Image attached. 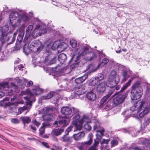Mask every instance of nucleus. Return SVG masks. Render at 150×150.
Wrapping results in <instances>:
<instances>
[{
  "label": "nucleus",
  "mask_w": 150,
  "mask_h": 150,
  "mask_svg": "<svg viewBox=\"0 0 150 150\" xmlns=\"http://www.w3.org/2000/svg\"><path fill=\"white\" fill-rule=\"evenodd\" d=\"M8 82H3L0 83V90L3 89L8 95L11 96L12 95L13 92L17 88V87L13 83H11L10 87L8 86Z\"/></svg>",
  "instance_id": "9"
},
{
  "label": "nucleus",
  "mask_w": 150,
  "mask_h": 150,
  "mask_svg": "<svg viewBox=\"0 0 150 150\" xmlns=\"http://www.w3.org/2000/svg\"><path fill=\"white\" fill-rule=\"evenodd\" d=\"M25 32L27 37L31 36L36 38L47 32L46 26L44 24H37L34 28L33 25H29L26 28Z\"/></svg>",
  "instance_id": "3"
},
{
  "label": "nucleus",
  "mask_w": 150,
  "mask_h": 150,
  "mask_svg": "<svg viewBox=\"0 0 150 150\" xmlns=\"http://www.w3.org/2000/svg\"><path fill=\"white\" fill-rule=\"evenodd\" d=\"M31 51L34 52H40L42 49L41 42L39 40H35L30 45Z\"/></svg>",
  "instance_id": "10"
},
{
  "label": "nucleus",
  "mask_w": 150,
  "mask_h": 150,
  "mask_svg": "<svg viewBox=\"0 0 150 150\" xmlns=\"http://www.w3.org/2000/svg\"><path fill=\"white\" fill-rule=\"evenodd\" d=\"M126 97V94L118 95L113 99V102L116 105L121 104L124 101Z\"/></svg>",
  "instance_id": "13"
},
{
  "label": "nucleus",
  "mask_w": 150,
  "mask_h": 150,
  "mask_svg": "<svg viewBox=\"0 0 150 150\" xmlns=\"http://www.w3.org/2000/svg\"><path fill=\"white\" fill-rule=\"evenodd\" d=\"M67 58L66 56L64 53H61L58 56V60L61 63L63 64L64 62Z\"/></svg>",
  "instance_id": "28"
},
{
  "label": "nucleus",
  "mask_w": 150,
  "mask_h": 150,
  "mask_svg": "<svg viewBox=\"0 0 150 150\" xmlns=\"http://www.w3.org/2000/svg\"><path fill=\"white\" fill-rule=\"evenodd\" d=\"M33 84V82L31 81H29L27 83V86H32Z\"/></svg>",
  "instance_id": "56"
},
{
  "label": "nucleus",
  "mask_w": 150,
  "mask_h": 150,
  "mask_svg": "<svg viewBox=\"0 0 150 150\" xmlns=\"http://www.w3.org/2000/svg\"><path fill=\"white\" fill-rule=\"evenodd\" d=\"M107 84L105 82H103L99 84L96 88V91L99 93L103 92L105 90Z\"/></svg>",
  "instance_id": "18"
},
{
  "label": "nucleus",
  "mask_w": 150,
  "mask_h": 150,
  "mask_svg": "<svg viewBox=\"0 0 150 150\" xmlns=\"http://www.w3.org/2000/svg\"><path fill=\"white\" fill-rule=\"evenodd\" d=\"M21 119L24 124H28L31 122V119L29 117H23Z\"/></svg>",
  "instance_id": "32"
},
{
  "label": "nucleus",
  "mask_w": 150,
  "mask_h": 150,
  "mask_svg": "<svg viewBox=\"0 0 150 150\" xmlns=\"http://www.w3.org/2000/svg\"><path fill=\"white\" fill-rule=\"evenodd\" d=\"M99 68L98 67V66L96 67L94 65L90 64L86 70L88 71L90 73H91L96 71Z\"/></svg>",
  "instance_id": "27"
},
{
  "label": "nucleus",
  "mask_w": 150,
  "mask_h": 150,
  "mask_svg": "<svg viewBox=\"0 0 150 150\" xmlns=\"http://www.w3.org/2000/svg\"><path fill=\"white\" fill-rule=\"evenodd\" d=\"M10 22L13 28L19 27L21 22H27L29 18L27 14L22 10L12 11L9 16Z\"/></svg>",
  "instance_id": "2"
},
{
  "label": "nucleus",
  "mask_w": 150,
  "mask_h": 150,
  "mask_svg": "<svg viewBox=\"0 0 150 150\" xmlns=\"http://www.w3.org/2000/svg\"><path fill=\"white\" fill-rule=\"evenodd\" d=\"M34 21L36 22L35 23H36L37 22L38 23V24H42V23H40V21L39 20V19L38 18H35L34 19Z\"/></svg>",
  "instance_id": "60"
},
{
  "label": "nucleus",
  "mask_w": 150,
  "mask_h": 150,
  "mask_svg": "<svg viewBox=\"0 0 150 150\" xmlns=\"http://www.w3.org/2000/svg\"><path fill=\"white\" fill-rule=\"evenodd\" d=\"M50 110V109L49 108L45 107L43 108L40 111V113H41L44 114L45 115L48 113Z\"/></svg>",
  "instance_id": "42"
},
{
  "label": "nucleus",
  "mask_w": 150,
  "mask_h": 150,
  "mask_svg": "<svg viewBox=\"0 0 150 150\" xmlns=\"http://www.w3.org/2000/svg\"><path fill=\"white\" fill-rule=\"evenodd\" d=\"M94 123L93 129L97 132L96 134V138L95 140L94 144L97 145L100 142L102 137L103 135L104 130L103 127L100 126V123L98 120H95Z\"/></svg>",
  "instance_id": "7"
},
{
  "label": "nucleus",
  "mask_w": 150,
  "mask_h": 150,
  "mask_svg": "<svg viewBox=\"0 0 150 150\" xmlns=\"http://www.w3.org/2000/svg\"><path fill=\"white\" fill-rule=\"evenodd\" d=\"M133 80V78L130 79L128 81L123 85V86L121 88L120 91L122 92L126 89L128 86H130L131 83Z\"/></svg>",
  "instance_id": "30"
},
{
  "label": "nucleus",
  "mask_w": 150,
  "mask_h": 150,
  "mask_svg": "<svg viewBox=\"0 0 150 150\" xmlns=\"http://www.w3.org/2000/svg\"><path fill=\"white\" fill-rule=\"evenodd\" d=\"M16 98L15 96L13 98H11V105H14L16 107L18 106V105L20 104H23L24 102L23 101H21L15 102H12Z\"/></svg>",
  "instance_id": "29"
},
{
  "label": "nucleus",
  "mask_w": 150,
  "mask_h": 150,
  "mask_svg": "<svg viewBox=\"0 0 150 150\" xmlns=\"http://www.w3.org/2000/svg\"><path fill=\"white\" fill-rule=\"evenodd\" d=\"M4 95V93L0 92V98L3 97Z\"/></svg>",
  "instance_id": "64"
},
{
  "label": "nucleus",
  "mask_w": 150,
  "mask_h": 150,
  "mask_svg": "<svg viewBox=\"0 0 150 150\" xmlns=\"http://www.w3.org/2000/svg\"><path fill=\"white\" fill-rule=\"evenodd\" d=\"M33 122L34 124L35 125L38 127L39 125H40V123L38 122L35 120L34 119L33 120Z\"/></svg>",
  "instance_id": "54"
},
{
  "label": "nucleus",
  "mask_w": 150,
  "mask_h": 150,
  "mask_svg": "<svg viewBox=\"0 0 150 150\" xmlns=\"http://www.w3.org/2000/svg\"><path fill=\"white\" fill-rule=\"evenodd\" d=\"M23 52L26 55H28L30 52L31 50L30 49V48H26L25 46H24L23 48Z\"/></svg>",
  "instance_id": "47"
},
{
  "label": "nucleus",
  "mask_w": 150,
  "mask_h": 150,
  "mask_svg": "<svg viewBox=\"0 0 150 150\" xmlns=\"http://www.w3.org/2000/svg\"><path fill=\"white\" fill-rule=\"evenodd\" d=\"M143 93V91H138L131 90V102L132 103H136L134 101L139 99L142 96Z\"/></svg>",
  "instance_id": "12"
},
{
  "label": "nucleus",
  "mask_w": 150,
  "mask_h": 150,
  "mask_svg": "<svg viewBox=\"0 0 150 150\" xmlns=\"http://www.w3.org/2000/svg\"><path fill=\"white\" fill-rule=\"evenodd\" d=\"M60 43V40H57L54 41L52 44L48 45L46 47V50L48 53H51L52 50H55L59 49V45Z\"/></svg>",
  "instance_id": "11"
},
{
  "label": "nucleus",
  "mask_w": 150,
  "mask_h": 150,
  "mask_svg": "<svg viewBox=\"0 0 150 150\" xmlns=\"http://www.w3.org/2000/svg\"><path fill=\"white\" fill-rule=\"evenodd\" d=\"M73 112L74 113L77 114H78L77 113L79 112V110L78 109L73 108Z\"/></svg>",
  "instance_id": "58"
},
{
  "label": "nucleus",
  "mask_w": 150,
  "mask_h": 150,
  "mask_svg": "<svg viewBox=\"0 0 150 150\" xmlns=\"http://www.w3.org/2000/svg\"><path fill=\"white\" fill-rule=\"evenodd\" d=\"M18 68L19 69V70L21 71H22L24 68V67L22 65H20L18 66Z\"/></svg>",
  "instance_id": "57"
},
{
  "label": "nucleus",
  "mask_w": 150,
  "mask_h": 150,
  "mask_svg": "<svg viewBox=\"0 0 150 150\" xmlns=\"http://www.w3.org/2000/svg\"><path fill=\"white\" fill-rule=\"evenodd\" d=\"M70 44L73 48H75L77 46V43L76 41L73 39H71L70 41Z\"/></svg>",
  "instance_id": "38"
},
{
  "label": "nucleus",
  "mask_w": 150,
  "mask_h": 150,
  "mask_svg": "<svg viewBox=\"0 0 150 150\" xmlns=\"http://www.w3.org/2000/svg\"><path fill=\"white\" fill-rule=\"evenodd\" d=\"M144 104V101L138 100L130 108V110L132 112H134L136 110H137V115H134V114L132 115H133V117L136 118H141L148 113L150 109L148 107L146 106Z\"/></svg>",
  "instance_id": "5"
},
{
  "label": "nucleus",
  "mask_w": 150,
  "mask_h": 150,
  "mask_svg": "<svg viewBox=\"0 0 150 150\" xmlns=\"http://www.w3.org/2000/svg\"><path fill=\"white\" fill-rule=\"evenodd\" d=\"M24 34V32H21L18 35L17 39V42H18L19 43H21L22 42L23 39V35Z\"/></svg>",
  "instance_id": "39"
},
{
  "label": "nucleus",
  "mask_w": 150,
  "mask_h": 150,
  "mask_svg": "<svg viewBox=\"0 0 150 150\" xmlns=\"http://www.w3.org/2000/svg\"><path fill=\"white\" fill-rule=\"evenodd\" d=\"M109 61L108 59L106 58H105L103 59L101 62L98 65V67H101L105 65Z\"/></svg>",
  "instance_id": "34"
},
{
  "label": "nucleus",
  "mask_w": 150,
  "mask_h": 150,
  "mask_svg": "<svg viewBox=\"0 0 150 150\" xmlns=\"http://www.w3.org/2000/svg\"><path fill=\"white\" fill-rule=\"evenodd\" d=\"M43 93V89L40 88L38 86H33L31 90L28 89L26 91H23V93L27 95L26 96H24L23 98L25 100V102L27 105L18 108L17 115L21 114L25 110H27L25 113L28 112L31 106V104L35 101V97L42 94Z\"/></svg>",
  "instance_id": "1"
},
{
  "label": "nucleus",
  "mask_w": 150,
  "mask_h": 150,
  "mask_svg": "<svg viewBox=\"0 0 150 150\" xmlns=\"http://www.w3.org/2000/svg\"><path fill=\"white\" fill-rule=\"evenodd\" d=\"M72 110L69 106H64L61 109V113L65 115H69L71 113Z\"/></svg>",
  "instance_id": "19"
},
{
  "label": "nucleus",
  "mask_w": 150,
  "mask_h": 150,
  "mask_svg": "<svg viewBox=\"0 0 150 150\" xmlns=\"http://www.w3.org/2000/svg\"><path fill=\"white\" fill-rule=\"evenodd\" d=\"M42 144L44 146H46L47 147H49L48 144L45 142H43L42 143Z\"/></svg>",
  "instance_id": "63"
},
{
  "label": "nucleus",
  "mask_w": 150,
  "mask_h": 150,
  "mask_svg": "<svg viewBox=\"0 0 150 150\" xmlns=\"http://www.w3.org/2000/svg\"><path fill=\"white\" fill-rule=\"evenodd\" d=\"M9 30V28L7 26H4L2 28L0 27V39L2 40L4 35V34Z\"/></svg>",
  "instance_id": "22"
},
{
  "label": "nucleus",
  "mask_w": 150,
  "mask_h": 150,
  "mask_svg": "<svg viewBox=\"0 0 150 150\" xmlns=\"http://www.w3.org/2000/svg\"><path fill=\"white\" fill-rule=\"evenodd\" d=\"M112 93H113V91L112 90H111L109 91L108 93V94L106 95V96H108V97L109 98V97L112 94Z\"/></svg>",
  "instance_id": "61"
},
{
  "label": "nucleus",
  "mask_w": 150,
  "mask_h": 150,
  "mask_svg": "<svg viewBox=\"0 0 150 150\" xmlns=\"http://www.w3.org/2000/svg\"><path fill=\"white\" fill-rule=\"evenodd\" d=\"M119 77L117 75L116 71L114 70L112 71L109 76L108 80L109 83L112 85V86H110V87L113 88L115 87L116 90H119L120 88V86L119 85L116 86L120 80Z\"/></svg>",
  "instance_id": "8"
},
{
  "label": "nucleus",
  "mask_w": 150,
  "mask_h": 150,
  "mask_svg": "<svg viewBox=\"0 0 150 150\" xmlns=\"http://www.w3.org/2000/svg\"><path fill=\"white\" fill-rule=\"evenodd\" d=\"M85 91V87L83 86L75 88L74 89V97H77L76 95L79 96L84 94Z\"/></svg>",
  "instance_id": "15"
},
{
  "label": "nucleus",
  "mask_w": 150,
  "mask_h": 150,
  "mask_svg": "<svg viewBox=\"0 0 150 150\" xmlns=\"http://www.w3.org/2000/svg\"><path fill=\"white\" fill-rule=\"evenodd\" d=\"M95 78L100 82L101 81L104 79V76L103 74H99Z\"/></svg>",
  "instance_id": "43"
},
{
  "label": "nucleus",
  "mask_w": 150,
  "mask_h": 150,
  "mask_svg": "<svg viewBox=\"0 0 150 150\" xmlns=\"http://www.w3.org/2000/svg\"><path fill=\"white\" fill-rule=\"evenodd\" d=\"M64 131L63 129H54L52 131L51 134L52 135L58 136L61 134Z\"/></svg>",
  "instance_id": "24"
},
{
  "label": "nucleus",
  "mask_w": 150,
  "mask_h": 150,
  "mask_svg": "<svg viewBox=\"0 0 150 150\" xmlns=\"http://www.w3.org/2000/svg\"><path fill=\"white\" fill-rule=\"evenodd\" d=\"M45 126L44 125V124L43 123V125L39 129L40 135V136L43 137L42 134L45 133Z\"/></svg>",
  "instance_id": "41"
},
{
  "label": "nucleus",
  "mask_w": 150,
  "mask_h": 150,
  "mask_svg": "<svg viewBox=\"0 0 150 150\" xmlns=\"http://www.w3.org/2000/svg\"><path fill=\"white\" fill-rule=\"evenodd\" d=\"M53 56V55H49L45 58V63L46 64L51 65L55 62L56 58Z\"/></svg>",
  "instance_id": "17"
},
{
  "label": "nucleus",
  "mask_w": 150,
  "mask_h": 150,
  "mask_svg": "<svg viewBox=\"0 0 150 150\" xmlns=\"http://www.w3.org/2000/svg\"><path fill=\"white\" fill-rule=\"evenodd\" d=\"M8 7L6 6H4L3 7L4 11L5 12H8Z\"/></svg>",
  "instance_id": "62"
},
{
  "label": "nucleus",
  "mask_w": 150,
  "mask_h": 150,
  "mask_svg": "<svg viewBox=\"0 0 150 150\" xmlns=\"http://www.w3.org/2000/svg\"><path fill=\"white\" fill-rule=\"evenodd\" d=\"M140 83L139 81L135 82L132 86V90L143 91V89L140 86Z\"/></svg>",
  "instance_id": "21"
},
{
  "label": "nucleus",
  "mask_w": 150,
  "mask_h": 150,
  "mask_svg": "<svg viewBox=\"0 0 150 150\" xmlns=\"http://www.w3.org/2000/svg\"><path fill=\"white\" fill-rule=\"evenodd\" d=\"M122 75L123 76L122 81L124 82L127 80L128 78L129 77V76L127 75V71L125 70H124L123 71Z\"/></svg>",
  "instance_id": "40"
},
{
  "label": "nucleus",
  "mask_w": 150,
  "mask_h": 150,
  "mask_svg": "<svg viewBox=\"0 0 150 150\" xmlns=\"http://www.w3.org/2000/svg\"><path fill=\"white\" fill-rule=\"evenodd\" d=\"M108 96H105L101 100L100 104L101 105H103L107 100L108 98Z\"/></svg>",
  "instance_id": "46"
},
{
  "label": "nucleus",
  "mask_w": 150,
  "mask_h": 150,
  "mask_svg": "<svg viewBox=\"0 0 150 150\" xmlns=\"http://www.w3.org/2000/svg\"><path fill=\"white\" fill-rule=\"evenodd\" d=\"M11 121L12 122L14 123H18L19 122L18 120L17 119H13Z\"/></svg>",
  "instance_id": "55"
},
{
  "label": "nucleus",
  "mask_w": 150,
  "mask_h": 150,
  "mask_svg": "<svg viewBox=\"0 0 150 150\" xmlns=\"http://www.w3.org/2000/svg\"><path fill=\"white\" fill-rule=\"evenodd\" d=\"M88 77V75L85 74L82 77L76 79L75 80V82L77 84L81 83L84 82Z\"/></svg>",
  "instance_id": "25"
},
{
  "label": "nucleus",
  "mask_w": 150,
  "mask_h": 150,
  "mask_svg": "<svg viewBox=\"0 0 150 150\" xmlns=\"http://www.w3.org/2000/svg\"><path fill=\"white\" fill-rule=\"evenodd\" d=\"M91 119L87 115H84L81 118L79 114L73 115L72 118V124L74 126L75 129L74 131L77 130H81L82 128V125L84 122H89Z\"/></svg>",
  "instance_id": "6"
},
{
  "label": "nucleus",
  "mask_w": 150,
  "mask_h": 150,
  "mask_svg": "<svg viewBox=\"0 0 150 150\" xmlns=\"http://www.w3.org/2000/svg\"><path fill=\"white\" fill-rule=\"evenodd\" d=\"M95 142L93 144V146H92L91 147H90L88 149V150H97V149L96 148V146H98L99 144L97 145H96L94 144Z\"/></svg>",
  "instance_id": "52"
},
{
  "label": "nucleus",
  "mask_w": 150,
  "mask_h": 150,
  "mask_svg": "<svg viewBox=\"0 0 150 150\" xmlns=\"http://www.w3.org/2000/svg\"><path fill=\"white\" fill-rule=\"evenodd\" d=\"M59 46V49L58 50V51H62L67 48V45L64 42H62L61 43L60 42Z\"/></svg>",
  "instance_id": "35"
},
{
  "label": "nucleus",
  "mask_w": 150,
  "mask_h": 150,
  "mask_svg": "<svg viewBox=\"0 0 150 150\" xmlns=\"http://www.w3.org/2000/svg\"><path fill=\"white\" fill-rule=\"evenodd\" d=\"M118 144V142L115 140H112L111 142V147H112L117 145Z\"/></svg>",
  "instance_id": "48"
},
{
  "label": "nucleus",
  "mask_w": 150,
  "mask_h": 150,
  "mask_svg": "<svg viewBox=\"0 0 150 150\" xmlns=\"http://www.w3.org/2000/svg\"><path fill=\"white\" fill-rule=\"evenodd\" d=\"M16 81L18 84L19 83L20 85H25L27 81V80L23 78L22 79H21L18 78L16 79Z\"/></svg>",
  "instance_id": "31"
},
{
  "label": "nucleus",
  "mask_w": 150,
  "mask_h": 150,
  "mask_svg": "<svg viewBox=\"0 0 150 150\" xmlns=\"http://www.w3.org/2000/svg\"><path fill=\"white\" fill-rule=\"evenodd\" d=\"M95 78L91 79L90 81L89 84L92 86H94L100 83V82Z\"/></svg>",
  "instance_id": "33"
},
{
  "label": "nucleus",
  "mask_w": 150,
  "mask_h": 150,
  "mask_svg": "<svg viewBox=\"0 0 150 150\" xmlns=\"http://www.w3.org/2000/svg\"><path fill=\"white\" fill-rule=\"evenodd\" d=\"M127 132L128 133H130L132 136L135 137L137 135V133L136 132V130H133L130 132L129 131H127Z\"/></svg>",
  "instance_id": "51"
},
{
  "label": "nucleus",
  "mask_w": 150,
  "mask_h": 150,
  "mask_svg": "<svg viewBox=\"0 0 150 150\" xmlns=\"http://www.w3.org/2000/svg\"><path fill=\"white\" fill-rule=\"evenodd\" d=\"M91 122V121L89 122H85V124L84 125V128L88 130H90L91 129V126L88 124L89 123Z\"/></svg>",
  "instance_id": "44"
},
{
  "label": "nucleus",
  "mask_w": 150,
  "mask_h": 150,
  "mask_svg": "<svg viewBox=\"0 0 150 150\" xmlns=\"http://www.w3.org/2000/svg\"><path fill=\"white\" fill-rule=\"evenodd\" d=\"M62 138L63 141H64L70 143L72 141V139L71 138L68 137H65V135L62 137Z\"/></svg>",
  "instance_id": "45"
},
{
  "label": "nucleus",
  "mask_w": 150,
  "mask_h": 150,
  "mask_svg": "<svg viewBox=\"0 0 150 150\" xmlns=\"http://www.w3.org/2000/svg\"><path fill=\"white\" fill-rule=\"evenodd\" d=\"M54 92H50L48 93L46 96H44L41 98L42 100L48 99L51 98L54 95Z\"/></svg>",
  "instance_id": "36"
},
{
  "label": "nucleus",
  "mask_w": 150,
  "mask_h": 150,
  "mask_svg": "<svg viewBox=\"0 0 150 150\" xmlns=\"http://www.w3.org/2000/svg\"><path fill=\"white\" fill-rule=\"evenodd\" d=\"M34 21L36 22L35 23H36L37 22L38 23V24H42V23H40V21L39 20V19L38 18H35L34 19Z\"/></svg>",
  "instance_id": "59"
},
{
  "label": "nucleus",
  "mask_w": 150,
  "mask_h": 150,
  "mask_svg": "<svg viewBox=\"0 0 150 150\" xmlns=\"http://www.w3.org/2000/svg\"><path fill=\"white\" fill-rule=\"evenodd\" d=\"M93 135L91 133L89 134L88 137V140L82 143L81 147L83 149H86L93 142Z\"/></svg>",
  "instance_id": "14"
},
{
  "label": "nucleus",
  "mask_w": 150,
  "mask_h": 150,
  "mask_svg": "<svg viewBox=\"0 0 150 150\" xmlns=\"http://www.w3.org/2000/svg\"><path fill=\"white\" fill-rule=\"evenodd\" d=\"M110 140L109 139H103L100 142L101 145L104 144H107L110 142Z\"/></svg>",
  "instance_id": "49"
},
{
  "label": "nucleus",
  "mask_w": 150,
  "mask_h": 150,
  "mask_svg": "<svg viewBox=\"0 0 150 150\" xmlns=\"http://www.w3.org/2000/svg\"><path fill=\"white\" fill-rule=\"evenodd\" d=\"M43 120H51L52 118V116L49 114H46L42 115Z\"/></svg>",
  "instance_id": "37"
},
{
  "label": "nucleus",
  "mask_w": 150,
  "mask_h": 150,
  "mask_svg": "<svg viewBox=\"0 0 150 150\" xmlns=\"http://www.w3.org/2000/svg\"><path fill=\"white\" fill-rule=\"evenodd\" d=\"M53 124L56 125L57 127H61L63 128L66 127L69 124V121H67L65 119H62L59 121H55Z\"/></svg>",
  "instance_id": "16"
},
{
  "label": "nucleus",
  "mask_w": 150,
  "mask_h": 150,
  "mask_svg": "<svg viewBox=\"0 0 150 150\" xmlns=\"http://www.w3.org/2000/svg\"><path fill=\"white\" fill-rule=\"evenodd\" d=\"M85 136V133L83 132H80L77 134H74L73 136L76 141H79L83 138Z\"/></svg>",
  "instance_id": "20"
},
{
  "label": "nucleus",
  "mask_w": 150,
  "mask_h": 150,
  "mask_svg": "<svg viewBox=\"0 0 150 150\" xmlns=\"http://www.w3.org/2000/svg\"><path fill=\"white\" fill-rule=\"evenodd\" d=\"M86 96L87 98L90 100L94 101L96 98V95L93 91L88 92Z\"/></svg>",
  "instance_id": "23"
},
{
  "label": "nucleus",
  "mask_w": 150,
  "mask_h": 150,
  "mask_svg": "<svg viewBox=\"0 0 150 150\" xmlns=\"http://www.w3.org/2000/svg\"><path fill=\"white\" fill-rule=\"evenodd\" d=\"M8 54L6 51L0 52V61H2L7 59L8 57Z\"/></svg>",
  "instance_id": "26"
},
{
  "label": "nucleus",
  "mask_w": 150,
  "mask_h": 150,
  "mask_svg": "<svg viewBox=\"0 0 150 150\" xmlns=\"http://www.w3.org/2000/svg\"><path fill=\"white\" fill-rule=\"evenodd\" d=\"M79 54L76 57L75 61H77L81 57H85L87 61H90L96 57V54L92 52L91 47L87 45L82 47L81 49L78 48L75 51V54Z\"/></svg>",
  "instance_id": "4"
},
{
  "label": "nucleus",
  "mask_w": 150,
  "mask_h": 150,
  "mask_svg": "<svg viewBox=\"0 0 150 150\" xmlns=\"http://www.w3.org/2000/svg\"><path fill=\"white\" fill-rule=\"evenodd\" d=\"M72 128H73L72 126L71 125H70L67 129L65 131L66 134H68L69 132L71 130V129Z\"/></svg>",
  "instance_id": "53"
},
{
  "label": "nucleus",
  "mask_w": 150,
  "mask_h": 150,
  "mask_svg": "<svg viewBox=\"0 0 150 150\" xmlns=\"http://www.w3.org/2000/svg\"><path fill=\"white\" fill-rule=\"evenodd\" d=\"M112 108V106L111 105L108 103L105 107L104 109L106 111H108L111 109Z\"/></svg>",
  "instance_id": "50"
}]
</instances>
